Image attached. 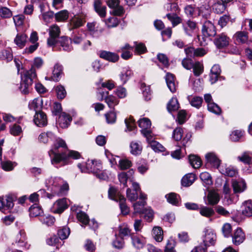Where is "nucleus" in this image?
<instances>
[{"mask_svg":"<svg viewBox=\"0 0 252 252\" xmlns=\"http://www.w3.org/2000/svg\"><path fill=\"white\" fill-rule=\"evenodd\" d=\"M60 147L65 149L67 148V145L64 140L62 139H58L54 144V147L50 151L53 150L54 152H55L57 153H59L58 151V149Z\"/></svg>","mask_w":252,"mask_h":252,"instance_id":"nucleus-47","label":"nucleus"},{"mask_svg":"<svg viewBox=\"0 0 252 252\" xmlns=\"http://www.w3.org/2000/svg\"><path fill=\"white\" fill-rule=\"evenodd\" d=\"M133 72L131 69H127L123 71L120 74V80L122 84L126 83L129 79L132 76Z\"/></svg>","mask_w":252,"mask_h":252,"instance_id":"nucleus-37","label":"nucleus"},{"mask_svg":"<svg viewBox=\"0 0 252 252\" xmlns=\"http://www.w3.org/2000/svg\"><path fill=\"white\" fill-rule=\"evenodd\" d=\"M188 99L190 101L191 106L196 108H199L203 101L202 97L199 96H194L191 100H190L189 96Z\"/></svg>","mask_w":252,"mask_h":252,"instance_id":"nucleus-58","label":"nucleus"},{"mask_svg":"<svg viewBox=\"0 0 252 252\" xmlns=\"http://www.w3.org/2000/svg\"><path fill=\"white\" fill-rule=\"evenodd\" d=\"M202 32L204 36H214L216 34V28L211 21H206L203 24Z\"/></svg>","mask_w":252,"mask_h":252,"instance_id":"nucleus-4","label":"nucleus"},{"mask_svg":"<svg viewBox=\"0 0 252 252\" xmlns=\"http://www.w3.org/2000/svg\"><path fill=\"white\" fill-rule=\"evenodd\" d=\"M77 218L79 221L86 225L89 222V217L87 215L82 211L77 213Z\"/></svg>","mask_w":252,"mask_h":252,"instance_id":"nucleus-60","label":"nucleus"},{"mask_svg":"<svg viewBox=\"0 0 252 252\" xmlns=\"http://www.w3.org/2000/svg\"><path fill=\"white\" fill-rule=\"evenodd\" d=\"M231 184L234 193H235L243 192L247 187L245 182L242 179L239 180L232 179Z\"/></svg>","mask_w":252,"mask_h":252,"instance_id":"nucleus-9","label":"nucleus"},{"mask_svg":"<svg viewBox=\"0 0 252 252\" xmlns=\"http://www.w3.org/2000/svg\"><path fill=\"white\" fill-rule=\"evenodd\" d=\"M130 153L134 155L140 154L142 150V147L141 144L137 142L133 141L130 143Z\"/></svg>","mask_w":252,"mask_h":252,"instance_id":"nucleus-32","label":"nucleus"},{"mask_svg":"<svg viewBox=\"0 0 252 252\" xmlns=\"http://www.w3.org/2000/svg\"><path fill=\"white\" fill-rule=\"evenodd\" d=\"M134 173L133 170H130L127 172H123L118 175L119 180L120 183L126 187H127V181L130 179V176Z\"/></svg>","mask_w":252,"mask_h":252,"instance_id":"nucleus-24","label":"nucleus"},{"mask_svg":"<svg viewBox=\"0 0 252 252\" xmlns=\"http://www.w3.org/2000/svg\"><path fill=\"white\" fill-rule=\"evenodd\" d=\"M117 158L119 159V167L121 170H126L129 168L131 165V162L127 159H119L118 157Z\"/></svg>","mask_w":252,"mask_h":252,"instance_id":"nucleus-43","label":"nucleus"},{"mask_svg":"<svg viewBox=\"0 0 252 252\" xmlns=\"http://www.w3.org/2000/svg\"><path fill=\"white\" fill-rule=\"evenodd\" d=\"M220 171L222 174L230 177H233L237 174V171L230 167H226L224 169L221 168Z\"/></svg>","mask_w":252,"mask_h":252,"instance_id":"nucleus-62","label":"nucleus"},{"mask_svg":"<svg viewBox=\"0 0 252 252\" xmlns=\"http://www.w3.org/2000/svg\"><path fill=\"white\" fill-rule=\"evenodd\" d=\"M43 105L42 99L41 97L34 98L29 104L30 109L33 110L35 113L41 111Z\"/></svg>","mask_w":252,"mask_h":252,"instance_id":"nucleus-17","label":"nucleus"},{"mask_svg":"<svg viewBox=\"0 0 252 252\" xmlns=\"http://www.w3.org/2000/svg\"><path fill=\"white\" fill-rule=\"evenodd\" d=\"M214 43L218 48H223L229 44V38L224 33H221L217 36Z\"/></svg>","mask_w":252,"mask_h":252,"instance_id":"nucleus-12","label":"nucleus"},{"mask_svg":"<svg viewBox=\"0 0 252 252\" xmlns=\"http://www.w3.org/2000/svg\"><path fill=\"white\" fill-rule=\"evenodd\" d=\"M165 80L168 88L172 93L176 91L177 85L175 82L174 75L170 73H167L165 77Z\"/></svg>","mask_w":252,"mask_h":252,"instance_id":"nucleus-19","label":"nucleus"},{"mask_svg":"<svg viewBox=\"0 0 252 252\" xmlns=\"http://www.w3.org/2000/svg\"><path fill=\"white\" fill-rule=\"evenodd\" d=\"M167 201L174 205H177L178 204V199L177 195L175 193H170L166 195Z\"/></svg>","mask_w":252,"mask_h":252,"instance_id":"nucleus-61","label":"nucleus"},{"mask_svg":"<svg viewBox=\"0 0 252 252\" xmlns=\"http://www.w3.org/2000/svg\"><path fill=\"white\" fill-rule=\"evenodd\" d=\"M182 27L185 34L189 36H191L197 29L196 23L191 20H187L183 23Z\"/></svg>","mask_w":252,"mask_h":252,"instance_id":"nucleus-5","label":"nucleus"},{"mask_svg":"<svg viewBox=\"0 0 252 252\" xmlns=\"http://www.w3.org/2000/svg\"><path fill=\"white\" fill-rule=\"evenodd\" d=\"M189 160L190 165L194 168L200 167L202 164L200 158L195 155H190Z\"/></svg>","mask_w":252,"mask_h":252,"instance_id":"nucleus-36","label":"nucleus"},{"mask_svg":"<svg viewBox=\"0 0 252 252\" xmlns=\"http://www.w3.org/2000/svg\"><path fill=\"white\" fill-rule=\"evenodd\" d=\"M221 69L219 65L215 64L212 66L210 74V81L211 84H214L218 81Z\"/></svg>","mask_w":252,"mask_h":252,"instance_id":"nucleus-14","label":"nucleus"},{"mask_svg":"<svg viewBox=\"0 0 252 252\" xmlns=\"http://www.w3.org/2000/svg\"><path fill=\"white\" fill-rule=\"evenodd\" d=\"M132 242L133 246L138 249H142L145 245V241L137 236L131 237Z\"/></svg>","mask_w":252,"mask_h":252,"instance_id":"nucleus-39","label":"nucleus"},{"mask_svg":"<svg viewBox=\"0 0 252 252\" xmlns=\"http://www.w3.org/2000/svg\"><path fill=\"white\" fill-rule=\"evenodd\" d=\"M176 242L173 239L168 240L165 248L164 252H176Z\"/></svg>","mask_w":252,"mask_h":252,"instance_id":"nucleus-59","label":"nucleus"},{"mask_svg":"<svg viewBox=\"0 0 252 252\" xmlns=\"http://www.w3.org/2000/svg\"><path fill=\"white\" fill-rule=\"evenodd\" d=\"M62 72L63 66L58 63L56 64L53 71L52 79L55 81H58Z\"/></svg>","mask_w":252,"mask_h":252,"instance_id":"nucleus-33","label":"nucleus"},{"mask_svg":"<svg viewBox=\"0 0 252 252\" xmlns=\"http://www.w3.org/2000/svg\"><path fill=\"white\" fill-rule=\"evenodd\" d=\"M130 230L127 225L123 224L119 226V236L124 238L130 235Z\"/></svg>","mask_w":252,"mask_h":252,"instance_id":"nucleus-54","label":"nucleus"},{"mask_svg":"<svg viewBox=\"0 0 252 252\" xmlns=\"http://www.w3.org/2000/svg\"><path fill=\"white\" fill-rule=\"evenodd\" d=\"M216 240V235L214 231L211 229H207L205 231V235L203 239L204 246L209 247L214 245Z\"/></svg>","mask_w":252,"mask_h":252,"instance_id":"nucleus-6","label":"nucleus"},{"mask_svg":"<svg viewBox=\"0 0 252 252\" xmlns=\"http://www.w3.org/2000/svg\"><path fill=\"white\" fill-rule=\"evenodd\" d=\"M234 38L238 43H245L248 40V34L244 31L237 32L234 34Z\"/></svg>","mask_w":252,"mask_h":252,"instance_id":"nucleus-25","label":"nucleus"},{"mask_svg":"<svg viewBox=\"0 0 252 252\" xmlns=\"http://www.w3.org/2000/svg\"><path fill=\"white\" fill-rule=\"evenodd\" d=\"M72 121L71 117L65 113H62L59 117L58 123L62 128L67 127Z\"/></svg>","mask_w":252,"mask_h":252,"instance_id":"nucleus-13","label":"nucleus"},{"mask_svg":"<svg viewBox=\"0 0 252 252\" xmlns=\"http://www.w3.org/2000/svg\"><path fill=\"white\" fill-rule=\"evenodd\" d=\"M106 122L108 124H114L117 119V115L114 111H110L105 114Z\"/></svg>","mask_w":252,"mask_h":252,"instance_id":"nucleus-56","label":"nucleus"},{"mask_svg":"<svg viewBox=\"0 0 252 252\" xmlns=\"http://www.w3.org/2000/svg\"><path fill=\"white\" fill-rule=\"evenodd\" d=\"M200 215L206 218H210L215 214V211L212 208L202 206L199 208Z\"/></svg>","mask_w":252,"mask_h":252,"instance_id":"nucleus-30","label":"nucleus"},{"mask_svg":"<svg viewBox=\"0 0 252 252\" xmlns=\"http://www.w3.org/2000/svg\"><path fill=\"white\" fill-rule=\"evenodd\" d=\"M30 215L32 217H36L40 216L43 213V211L37 204L32 205L29 209Z\"/></svg>","mask_w":252,"mask_h":252,"instance_id":"nucleus-35","label":"nucleus"},{"mask_svg":"<svg viewBox=\"0 0 252 252\" xmlns=\"http://www.w3.org/2000/svg\"><path fill=\"white\" fill-rule=\"evenodd\" d=\"M49 155L51 158V161L52 164H56L62 161L65 162L68 158L78 159L80 158V154L79 152L75 151H68L57 153L53 150L49 151Z\"/></svg>","mask_w":252,"mask_h":252,"instance_id":"nucleus-2","label":"nucleus"},{"mask_svg":"<svg viewBox=\"0 0 252 252\" xmlns=\"http://www.w3.org/2000/svg\"><path fill=\"white\" fill-rule=\"evenodd\" d=\"M14 206L13 198L7 196L5 198H0V211L5 212L6 210L12 208Z\"/></svg>","mask_w":252,"mask_h":252,"instance_id":"nucleus-7","label":"nucleus"},{"mask_svg":"<svg viewBox=\"0 0 252 252\" xmlns=\"http://www.w3.org/2000/svg\"><path fill=\"white\" fill-rule=\"evenodd\" d=\"M119 205L121 212L124 215H127L129 212V209L126 204V198L124 196H119Z\"/></svg>","mask_w":252,"mask_h":252,"instance_id":"nucleus-40","label":"nucleus"},{"mask_svg":"<svg viewBox=\"0 0 252 252\" xmlns=\"http://www.w3.org/2000/svg\"><path fill=\"white\" fill-rule=\"evenodd\" d=\"M94 8L96 13L102 18L106 16V7L101 5L99 0H96L94 3Z\"/></svg>","mask_w":252,"mask_h":252,"instance_id":"nucleus-29","label":"nucleus"},{"mask_svg":"<svg viewBox=\"0 0 252 252\" xmlns=\"http://www.w3.org/2000/svg\"><path fill=\"white\" fill-rule=\"evenodd\" d=\"M33 121L35 124L39 127L46 126L47 124L46 115L42 111H39L35 113Z\"/></svg>","mask_w":252,"mask_h":252,"instance_id":"nucleus-8","label":"nucleus"},{"mask_svg":"<svg viewBox=\"0 0 252 252\" xmlns=\"http://www.w3.org/2000/svg\"><path fill=\"white\" fill-rule=\"evenodd\" d=\"M180 107L178 99L176 97H172L167 103V108L170 113L177 111Z\"/></svg>","mask_w":252,"mask_h":252,"instance_id":"nucleus-28","label":"nucleus"},{"mask_svg":"<svg viewBox=\"0 0 252 252\" xmlns=\"http://www.w3.org/2000/svg\"><path fill=\"white\" fill-rule=\"evenodd\" d=\"M70 229L67 227H64L58 230V235L61 240L66 239L70 234Z\"/></svg>","mask_w":252,"mask_h":252,"instance_id":"nucleus-53","label":"nucleus"},{"mask_svg":"<svg viewBox=\"0 0 252 252\" xmlns=\"http://www.w3.org/2000/svg\"><path fill=\"white\" fill-rule=\"evenodd\" d=\"M54 137V134L51 132H43L41 133L38 137V139L40 142L44 143L48 142L49 139H51Z\"/></svg>","mask_w":252,"mask_h":252,"instance_id":"nucleus-52","label":"nucleus"},{"mask_svg":"<svg viewBox=\"0 0 252 252\" xmlns=\"http://www.w3.org/2000/svg\"><path fill=\"white\" fill-rule=\"evenodd\" d=\"M72 41L71 39L66 36H62L58 39V44L64 51L70 52L73 47L71 45Z\"/></svg>","mask_w":252,"mask_h":252,"instance_id":"nucleus-10","label":"nucleus"},{"mask_svg":"<svg viewBox=\"0 0 252 252\" xmlns=\"http://www.w3.org/2000/svg\"><path fill=\"white\" fill-rule=\"evenodd\" d=\"M60 33V28L58 25H53L50 27L49 29V35L58 37Z\"/></svg>","mask_w":252,"mask_h":252,"instance_id":"nucleus-49","label":"nucleus"},{"mask_svg":"<svg viewBox=\"0 0 252 252\" xmlns=\"http://www.w3.org/2000/svg\"><path fill=\"white\" fill-rule=\"evenodd\" d=\"M0 58L9 62L12 60L13 55L10 50H3L0 52Z\"/></svg>","mask_w":252,"mask_h":252,"instance_id":"nucleus-50","label":"nucleus"},{"mask_svg":"<svg viewBox=\"0 0 252 252\" xmlns=\"http://www.w3.org/2000/svg\"><path fill=\"white\" fill-rule=\"evenodd\" d=\"M10 132L14 136L20 135L22 133V127L17 124H14L10 126Z\"/></svg>","mask_w":252,"mask_h":252,"instance_id":"nucleus-55","label":"nucleus"},{"mask_svg":"<svg viewBox=\"0 0 252 252\" xmlns=\"http://www.w3.org/2000/svg\"><path fill=\"white\" fill-rule=\"evenodd\" d=\"M101 169V164L94 160H88L86 163V172H91L94 174H96L98 178L102 179H105V177L103 174L101 176L98 174V171Z\"/></svg>","mask_w":252,"mask_h":252,"instance_id":"nucleus-3","label":"nucleus"},{"mask_svg":"<svg viewBox=\"0 0 252 252\" xmlns=\"http://www.w3.org/2000/svg\"><path fill=\"white\" fill-rule=\"evenodd\" d=\"M28 41V36L24 33H18L14 39V42L20 48H23Z\"/></svg>","mask_w":252,"mask_h":252,"instance_id":"nucleus-23","label":"nucleus"},{"mask_svg":"<svg viewBox=\"0 0 252 252\" xmlns=\"http://www.w3.org/2000/svg\"><path fill=\"white\" fill-rule=\"evenodd\" d=\"M242 212L244 215L247 217L252 216V200H248L243 203Z\"/></svg>","mask_w":252,"mask_h":252,"instance_id":"nucleus-21","label":"nucleus"},{"mask_svg":"<svg viewBox=\"0 0 252 252\" xmlns=\"http://www.w3.org/2000/svg\"><path fill=\"white\" fill-rule=\"evenodd\" d=\"M67 208L66 199L64 198L59 199L54 204V212L61 213Z\"/></svg>","mask_w":252,"mask_h":252,"instance_id":"nucleus-20","label":"nucleus"},{"mask_svg":"<svg viewBox=\"0 0 252 252\" xmlns=\"http://www.w3.org/2000/svg\"><path fill=\"white\" fill-rule=\"evenodd\" d=\"M99 57L105 60L112 62H115L119 59V56L116 54L106 51H100Z\"/></svg>","mask_w":252,"mask_h":252,"instance_id":"nucleus-15","label":"nucleus"},{"mask_svg":"<svg viewBox=\"0 0 252 252\" xmlns=\"http://www.w3.org/2000/svg\"><path fill=\"white\" fill-rule=\"evenodd\" d=\"M105 100L110 108L114 107L115 106L117 105L119 102L118 99L112 95L107 96L105 98Z\"/></svg>","mask_w":252,"mask_h":252,"instance_id":"nucleus-42","label":"nucleus"},{"mask_svg":"<svg viewBox=\"0 0 252 252\" xmlns=\"http://www.w3.org/2000/svg\"><path fill=\"white\" fill-rule=\"evenodd\" d=\"M166 17L171 21L173 27L181 23V19L175 14H167Z\"/></svg>","mask_w":252,"mask_h":252,"instance_id":"nucleus-48","label":"nucleus"},{"mask_svg":"<svg viewBox=\"0 0 252 252\" xmlns=\"http://www.w3.org/2000/svg\"><path fill=\"white\" fill-rule=\"evenodd\" d=\"M139 198L140 199H142V201L134 203L133 206L135 213L142 214V212H143L145 209L144 208V206L146 204L145 201L147 198L146 195L140 192Z\"/></svg>","mask_w":252,"mask_h":252,"instance_id":"nucleus-11","label":"nucleus"},{"mask_svg":"<svg viewBox=\"0 0 252 252\" xmlns=\"http://www.w3.org/2000/svg\"><path fill=\"white\" fill-rule=\"evenodd\" d=\"M245 239V236L242 230L238 228L235 231L232 241L234 244L238 245L242 243Z\"/></svg>","mask_w":252,"mask_h":252,"instance_id":"nucleus-16","label":"nucleus"},{"mask_svg":"<svg viewBox=\"0 0 252 252\" xmlns=\"http://www.w3.org/2000/svg\"><path fill=\"white\" fill-rule=\"evenodd\" d=\"M68 17V12L67 10H62L55 14V18L57 21L62 22L66 20Z\"/></svg>","mask_w":252,"mask_h":252,"instance_id":"nucleus-51","label":"nucleus"},{"mask_svg":"<svg viewBox=\"0 0 252 252\" xmlns=\"http://www.w3.org/2000/svg\"><path fill=\"white\" fill-rule=\"evenodd\" d=\"M196 177L194 174L189 173L184 176L182 179V184L183 186H190L195 180Z\"/></svg>","mask_w":252,"mask_h":252,"instance_id":"nucleus-27","label":"nucleus"},{"mask_svg":"<svg viewBox=\"0 0 252 252\" xmlns=\"http://www.w3.org/2000/svg\"><path fill=\"white\" fill-rule=\"evenodd\" d=\"M212 7L214 12L218 14L223 12L226 8L225 4L221 1H218L214 3Z\"/></svg>","mask_w":252,"mask_h":252,"instance_id":"nucleus-41","label":"nucleus"},{"mask_svg":"<svg viewBox=\"0 0 252 252\" xmlns=\"http://www.w3.org/2000/svg\"><path fill=\"white\" fill-rule=\"evenodd\" d=\"M105 23L108 27L113 28L118 25L119 21L117 18L113 17L106 20Z\"/></svg>","mask_w":252,"mask_h":252,"instance_id":"nucleus-63","label":"nucleus"},{"mask_svg":"<svg viewBox=\"0 0 252 252\" xmlns=\"http://www.w3.org/2000/svg\"><path fill=\"white\" fill-rule=\"evenodd\" d=\"M16 165L15 162H12L9 160H4L1 161V166L2 168L7 171L12 170Z\"/></svg>","mask_w":252,"mask_h":252,"instance_id":"nucleus-44","label":"nucleus"},{"mask_svg":"<svg viewBox=\"0 0 252 252\" xmlns=\"http://www.w3.org/2000/svg\"><path fill=\"white\" fill-rule=\"evenodd\" d=\"M152 234L154 239L158 242H161L163 240V231L161 227L155 226L153 228Z\"/></svg>","mask_w":252,"mask_h":252,"instance_id":"nucleus-34","label":"nucleus"},{"mask_svg":"<svg viewBox=\"0 0 252 252\" xmlns=\"http://www.w3.org/2000/svg\"><path fill=\"white\" fill-rule=\"evenodd\" d=\"M138 122L139 126L142 129L141 132H144L145 130H148L151 126L150 120L147 118H142L140 119Z\"/></svg>","mask_w":252,"mask_h":252,"instance_id":"nucleus-31","label":"nucleus"},{"mask_svg":"<svg viewBox=\"0 0 252 252\" xmlns=\"http://www.w3.org/2000/svg\"><path fill=\"white\" fill-rule=\"evenodd\" d=\"M85 22V21L83 18L78 16H75L70 21V28L71 30L78 28L82 26Z\"/></svg>","mask_w":252,"mask_h":252,"instance_id":"nucleus-18","label":"nucleus"},{"mask_svg":"<svg viewBox=\"0 0 252 252\" xmlns=\"http://www.w3.org/2000/svg\"><path fill=\"white\" fill-rule=\"evenodd\" d=\"M206 159L208 163L213 166L218 168L220 164V160L214 153H208L206 155Z\"/></svg>","mask_w":252,"mask_h":252,"instance_id":"nucleus-22","label":"nucleus"},{"mask_svg":"<svg viewBox=\"0 0 252 252\" xmlns=\"http://www.w3.org/2000/svg\"><path fill=\"white\" fill-rule=\"evenodd\" d=\"M40 220L44 224L48 226L53 224L55 221V218L51 216H43L40 218Z\"/></svg>","mask_w":252,"mask_h":252,"instance_id":"nucleus-57","label":"nucleus"},{"mask_svg":"<svg viewBox=\"0 0 252 252\" xmlns=\"http://www.w3.org/2000/svg\"><path fill=\"white\" fill-rule=\"evenodd\" d=\"M108 195L110 198L117 201L119 200V196H123L119 193L115 188L113 187H110L109 188L108 190Z\"/></svg>","mask_w":252,"mask_h":252,"instance_id":"nucleus-45","label":"nucleus"},{"mask_svg":"<svg viewBox=\"0 0 252 252\" xmlns=\"http://www.w3.org/2000/svg\"><path fill=\"white\" fill-rule=\"evenodd\" d=\"M36 74L35 70L31 68L29 70H25L21 75L22 82L21 83L20 90L24 94L29 93L32 89V85L33 80L36 78Z\"/></svg>","mask_w":252,"mask_h":252,"instance_id":"nucleus-1","label":"nucleus"},{"mask_svg":"<svg viewBox=\"0 0 252 252\" xmlns=\"http://www.w3.org/2000/svg\"><path fill=\"white\" fill-rule=\"evenodd\" d=\"M151 148L155 152H162L164 151V148L161 144L157 141H153L149 143Z\"/></svg>","mask_w":252,"mask_h":252,"instance_id":"nucleus-64","label":"nucleus"},{"mask_svg":"<svg viewBox=\"0 0 252 252\" xmlns=\"http://www.w3.org/2000/svg\"><path fill=\"white\" fill-rule=\"evenodd\" d=\"M208 204L214 205L217 204L220 201L219 194L215 191H209L207 195Z\"/></svg>","mask_w":252,"mask_h":252,"instance_id":"nucleus-26","label":"nucleus"},{"mask_svg":"<svg viewBox=\"0 0 252 252\" xmlns=\"http://www.w3.org/2000/svg\"><path fill=\"white\" fill-rule=\"evenodd\" d=\"M238 159L244 163L252 164V153L245 152L241 156H239Z\"/></svg>","mask_w":252,"mask_h":252,"instance_id":"nucleus-38","label":"nucleus"},{"mask_svg":"<svg viewBox=\"0 0 252 252\" xmlns=\"http://www.w3.org/2000/svg\"><path fill=\"white\" fill-rule=\"evenodd\" d=\"M192 68H193V71L194 74L195 76H199L203 73V64L199 62L195 63Z\"/></svg>","mask_w":252,"mask_h":252,"instance_id":"nucleus-46","label":"nucleus"}]
</instances>
